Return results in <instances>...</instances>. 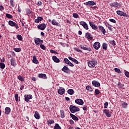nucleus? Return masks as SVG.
I'll use <instances>...</instances> for the list:
<instances>
[{
    "mask_svg": "<svg viewBox=\"0 0 129 129\" xmlns=\"http://www.w3.org/2000/svg\"><path fill=\"white\" fill-rule=\"evenodd\" d=\"M18 78L19 80H20V81L23 82L25 81V80H24V78H23V77L21 76H19Z\"/></svg>",
    "mask_w": 129,
    "mask_h": 129,
    "instance_id": "nucleus-44",
    "label": "nucleus"
},
{
    "mask_svg": "<svg viewBox=\"0 0 129 129\" xmlns=\"http://www.w3.org/2000/svg\"><path fill=\"white\" fill-rule=\"evenodd\" d=\"M8 24L11 27H15L16 29H19V25H18V24L12 20H10L8 22Z\"/></svg>",
    "mask_w": 129,
    "mask_h": 129,
    "instance_id": "nucleus-3",
    "label": "nucleus"
},
{
    "mask_svg": "<svg viewBox=\"0 0 129 129\" xmlns=\"http://www.w3.org/2000/svg\"><path fill=\"white\" fill-rule=\"evenodd\" d=\"M38 77L42 79H47V76L45 74H39L38 75Z\"/></svg>",
    "mask_w": 129,
    "mask_h": 129,
    "instance_id": "nucleus-19",
    "label": "nucleus"
},
{
    "mask_svg": "<svg viewBox=\"0 0 129 129\" xmlns=\"http://www.w3.org/2000/svg\"><path fill=\"white\" fill-rule=\"evenodd\" d=\"M0 68L1 69H5L6 68V64L4 63L0 62Z\"/></svg>",
    "mask_w": 129,
    "mask_h": 129,
    "instance_id": "nucleus-33",
    "label": "nucleus"
},
{
    "mask_svg": "<svg viewBox=\"0 0 129 129\" xmlns=\"http://www.w3.org/2000/svg\"><path fill=\"white\" fill-rule=\"evenodd\" d=\"M50 53H53V54H57V51H56L54 50H52V49H51L50 50Z\"/></svg>",
    "mask_w": 129,
    "mask_h": 129,
    "instance_id": "nucleus-54",
    "label": "nucleus"
},
{
    "mask_svg": "<svg viewBox=\"0 0 129 129\" xmlns=\"http://www.w3.org/2000/svg\"><path fill=\"white\" fill-rule=\"evenodd\" d=\"M70 110L72 113H75V112L80 111V109L78 107L71 105L70 106Z\"/></svg>",
    "mask_w": 129,
    "mask_h": 129,
    "instance_id": "nucleus-2",
    "label": "nucleus"
},
{
    "mask_svg": "<svg viewBox=\"0 0 129 129\" xmlns=\"http://www.w3.org/2000/svg\"><path fill=\"white\" fill-rule=\"evenodd\" d=\"M71 117H72V119H73L74 120H78V117H77L76 116H75V115H74L72 113H71L70 114Z\"/></svg>",
    "mask_w": 129,
    "mask_h": 129,
    "instance_id": "nucleus-27",
    "label": "nucleus"
},
{
    "mask_svg": "<svg viewBox=\"0 0 129 129\" xmlns=\"http://www.w3.org/2000/svg\"><path fill=\"white\" fill-rule=\"evenodd\" d=\"M33 63H34V64H38L39 62L38 61V60L37 59V57L35 55H33V59H32Z\"/></svg>",
    "mask_w": 129,
    "mask_h": 129,
    "instance_id": "nucleus-24",
    "label": "nucleus"
},
{
    "mask_svg": "<svg viewBox=\"0 0 129 129\" xmlns=\"http://www.w3.org/2000/svg\"><path fill=\"white\" fill-rule=\"evenodd\" d=\"M10 112H11V108L9 107H7L5 108V113L6 114H10Z\"/></svg>",
    "mask_w": 129,
    "mask_h": 129,
    "instance_id": "nucleus-28",
    "label": "nucleus"
},
{
    "mask_svg": "<svg viewBox=\"0 0 129 129\" xmlns=\"http://www.w3.org/2000/svg\"><path fill=\"white\" fill-rule=\"evenodd\" d=\"M80 48H81V49H83V50L89 51V52H91V48H90V47L88 48V47H84L83 45H81Z\"/></svg>",
    "mask_w": 129,
    "mask_h": 129,
    "instance_id": "nucleus-23",
    "label": "nucleus"
},
{
    "mask_svg": "<svg viewBox=\"0 0 129 129\" xmlns=\"http://www.w3.org/2000/svg\"><path fill=\"white\" fill-rule=\"evenodd\" d=\"M122 16L126 17H127V14H126V13L123 12L122 13Z\"/></svg>",
    "mask_w": 129,
    "mask_h": 129,
    "instance_id": "nucleus-56",
    "label": "nucleus"
},
{
    "mask_svg": "<svg viewBox=\"0 0 129 129\" xmlns=\"http://www.w3.org/2000/svg\"><path fill=\"white\" fill-rule=\"evenodd\" d=\"M89 25L92 28L93 30H97L98 29V27L94 24V22L92 21H89Z\"/></svg>",
    "mask_w": 129,
    "mask_h": 129,
    "instance_id": "nucleus-6",
    "label": "nucleus"
},
{
    "mask_svg": "<svg viewBox=\"0 0 129 129\" xmlns=\"http://www.w3.org/2000/svg\"><path fill=\"white\" fill-rule=\"evenodd\" d=\"M111 7H114V8H118L119 7V4L117 2H114L110 4Z\"/></svg>",
    "mask_w": 129,
    "mask_h": 129,
    "instance_id": "nucleus-20",
    "label": "nucleus"
},
{
    "mask_svg": "<svg viewBox=\"0 0 129 129\" xmlns=\"http://www.w3.org/2000/svg\"><path fill=\"white\" fill-rule=\"evenodd\" d=\"M64 63H66V64H67L68 65L69 64L70 62V61H69L67 58H64Z\"/></svg>",
    "mask_w": 129,
    "mask_h": 129,
    "instance_id": "nucleus-42",
    "label": "nucleus"
},
{
    "mask_svg": "<svg viewBox=\"0 0 129 129\" xmlns=\"http://www.w3.org/2000/svg\"><path fill=\"white\" fill-rule=\"evenodd\" d=\"M18 11L19 12V13H21L22 12V9H21L20 6L18 7Z\"/></svg>",
    "mask_w": 129,
    "mask_h": 129,
    "instance_id": "nucleus-61",
    "label": "nucleus"
},
{
    "mask_svg": "<svg viewBox=\"0 0 129 129\" xmlns=\"http://www.w3.org/2000/svg\"><path fill=\"white\" fill-rule=\"evenodd\" d=\"M75 103L79 105H83L84 102L81 99H77L75 100Z\"/></svg>",
    "mask_w": 129,
    "mask_h": 129,
    "instance_id": "nucleus-12",
    "label": "nucleus"
},
{
    "mask_svg": "<svg viewBox=\"0 0 129 129\" xmlns=\"http://www.w3.org/2000/svg\"><path fill=\"white\" fill-rule=\"evenodd\" d=\"M114 71L118 74H121V71H120V70L119 69L115 68H114Z\"/></svg>",
    "mask_w": 129,
    "mask_h": 129,
    "instance_id": "nucleus-32",
    "label": "nucleus"
},
{
    "mask_svg": "<svg viewBox=\"0 0 129 129\" xmlns=\"http://www.w3.org/2000/svg\"><path fill=\"white\" fill-rule=\"evenodd\" d=\"M70 123L71 124H73V123H74V121H73L72 119H70Z\"/></svg>",
    "mask_w": 129,
    "mask_h": 129,
    "instance_id": "nucleus-62",
    "label": "nucleus"
},
{
    "mask_svg": "<svg viewBox=\"0 0 129 129\" xmlns=\"http://www.w3.org/2000/svg\"><path fill=\"white\" fill-rule=\"evenodd\" d=\"M74 49H75V50L76 51H77V52H80V53H82V50H80V49L77 48V47H75Z\"/></svg>",
    "mask_w": 129,
    "mask_h": 129,
    "instance_id": "nucleus-52",
    "label": "nucleus"
},
{
    "mask_svg": "<svg viewBox=\"0 0 129 129\" xmlns=\"http://www.w3.org/2000/svg\"><path fill=\"white\" fill-rule=\"evenodd\" d=\"M73 62H74V63H75L76 64H78V60H76V59H75V60H74Z\"/></svg>",
    "mask_w": 129,
    "mask_h": 129,
    "instance_id": "nucleus-63",
    "label": "nucleus"
},
{
    "mask_svg": "<svg viewBox=\"0 0 129 129\" xmlns=\"http://www.w3.org/2000/svg\"><path fill=\"white\" fill-rule=\"evenodd\" d=\"M17 39L19 41H23V37H22V35L18 34L17 35Z\"/></svg>",
    "mask_w": 129,
    "mask_h": 129,
    "instance_id": "nucleus-35",
    "label": "nucleus"
},
{
    "mask_svg": "<svg viewBox=\"0 0 129 129\" xmlns=\"http://www.w3.org/2000/svg\"><path fill=\"white\" fill-rule=\"evenodd\" d=\"M96 65H97V61L94 58L91 59V60L88 62V66H89L90 68H94Z\"/></svg>",
    "mask_w": 129,
    "mask_h": 129,
    "instance_id": "nucleus-1",
    "label": "nucleus"
},
{
    "mask_svg": "<svg viewBox=\"0 0 129 129\" xmlns=\"http://www.w3.org/2000/svg\"><path fill=\"white\" fill-rule=\"evenodd\" d=\"M10 4L13 8L15 7V4H14V0H10Z\"/></svg>",
    "mask_w": 129,
    "mask_h": 129,
    "instance_id": "nucleus-49",
    "label": "nucleus"
},
{
    "mask_svg": "<svg viewBox=\"0 0 129 129\" xmlns=\"http://www.w3.org/2000/svg\"><path fill=\"white\" fill-rule=\"evenodd\" d=\"M34 117L36 119H40V114H39V112L38 111L35 112Z\"/></svg>",
    "mask_w": 129,
    "mask_h": 129,
    "instance_id": "nucleus-25",
    "label": "nucleus"
},
{
    "mask_svg": "<svg viewBox=\"0 0 129 129\" xmlns=\"http://www.w3.org/2000/svg\"><path fill=\"white\" fill-rule=\"evenodd\" d=\"M86 89L87 90H88V91H90V92H92V91H93L92 88L89 85L86 86Z\"/></svg>",
    "mask_w": 129,
    "mask_h": 129,
    "instance_id": "nucleus-31",
    "label": "nucleus"
},
{
    "mask_svg": "<svg viewBox=\"0 0 129 129\" xmlns=\"http://www.w3.org/2000/svg\"><path fill=\"white\" fill-rule=\"evenodd\" d=\"M58 94L60 95H63L65 93V89L63 87H59V89L57 90Z\"/></svg>",
    "mask_w": 129,
    "mask_h": 129,
    "instance_id": "nucleus-7",
    "label": "nucleus"
},
{
    "mask_svg": "<svg viewBox=\"0 0 129 129\" xmlns=\"http://www.w3.org/2000/svg\"><path fill=\"white\" fill-rule=\"evenodd\" d=\"M54 129H61V127L60 125H59V124L56 123L54 125Z\"/></svg>",
    "mask_w": 129,
    "mask_h": 129,
    "instance_id": "nucleus-37",
    "label": "nucleus"
},
{
    "mask_svg": "<svg viewBox=\"0 0 129 129\" xmlns=\"http://www.w3.org/2000/svg\"><path fill=\"white\" fill-rule=\"evenodd\" d=\"M24 99L26 102H29L30 99H33V96L32 95H25Z\"/></svg>",
    "mask_w": 129,
    "mask_h": 129,
    "instance_id": "nucleus-5",
    "label": "nucleus"
},
{
    "mask_svg": "<svg viewBox=\"0 0 129 129\" xmlns=\"http://www.w3.org/2000/svg\"><path fill=\"white\" fill-rule=\"evenodd\" d=\"M14 51L15 52H21V48H15Z\"/></svg>",
    "mask_w": 129,
    "mask_h": 129,
    "instance_id": "nucleus-47",
    "label": "nucleus"
},
{
    "mask_svg": "<svg viewBox=\"0 0 129 129\" xmlns=\"http://www.w3.org/2000/svg\"><path fill=\"white\" fill-rule=\"evenodd\" d=\"M60 117L61 118H64L65 117V113L64 112V110H61L60 111Z\"/></svg>",
    "mask_w": 129,
    "mask_h": 129,
    "instance_id": "nucleus-30",
    "label": "nucleus"
},
{
    "mask_svg": "<svg viewBox=\"0 0 129 129\" xmlns=\"http://www.w3.org/2000/svg\"><path fill=\"white\" fill-rule=\"evenodd\" d=\"M40 47L41 48V49H42V50H45L46 49V46H45L43 44H41L40 45Z\"/></svg>",
    "mask_w": 129,
    "mask_h": 129,
    "instance_id": "nucleus-51",
    "label": "nucleus"
},
{
    "mask_svg": "<svg viewBox=\"0 0 129 129\" xmlns=\"http://www.w3.org/2000/svg\"><path fill=\"white\" fill-rule=\"evenodd\" d=\"M41 21H43V17H38L37 19H35L34 22L35 23H40Z\"/></svg>",
    "mask_w": 129,
    "mask_h": 129,
    "instance_id": "nucleus-26",
    "label": "nucleus"
},
{
    "mask_svg": "<svg viewBox=\"0 0 129 129\" xmlns=\"http://www.w3.org/2000/svg\"><path fill=\"white\" fill-rule=\"evenodd\" d=\"M122 13H123L122 11H119V10H118V11H116V14H117L118 16H122Z\"/></svg>",
    "mask_w": 129,
    "mask_h": 129,
    "instance_id": "nucleus-36",
    "label": "nucleus"
},
{
    "mask_svg": "<svg viewBox=\"0 0 129 129\" xmlns=\"http://www.w3.org/2000/svg\"><path fill=\"white\" fill-rule=\"evenodd\" d=\"M11 64L12 66H17V62H16V59L12 58L10 60Z\"/></svg>",
    "mask_w": 129,
    "mask_h": 129,
    "instance_id": "nucleus-18",
    "label": "nucleus"
},
{
    "mask_svg": "<svg viewBox=\"0 0 129 129\" xmlns=\"http://www.w3.org/2000/svg\"><path fill=\"white\" fill-rule=\"evenodd\" d=\"M107 106H108V102H105L104 103V108H107Z\"/></svg>",
    "mask_w": 129,
    "mask_h": 129,
    "instance_id": "nucleus-53",
    "label": "nucleus"
},
{
    "mask_svg": "<svg viewBox=\"0 0 129 129\" xmlns=\"http://www.w3.org/2000/svg\"><path fill=\"white\" fill-rule=\"evenodd\" d=\"M93 47L95 50H98L100 48V43L99 42H96L93 44Z\"/></svg>",
    "mask_w": 129,
    "mask_h": 129,
    "instance_id": "nucleus-11",
    "label": "nucleus"
},
{
    "mask_svg": "<svg viewBox=\"0 0 129 129\" xmlns=\"http://www.w3.org/2000/svg\"><path fill=\"white\" fill-rule=\"evenodd\" d=\"M6 16L7 17V18H8V19H13V16H12L10 14H6Z\"/></svg>",
    "mask_w": 129,
    "mask_h": 129,
    "instance_id": "nucleus-41",
    "label": "nucleus"
},
{
    "mask_svg": "<svg viewBox=\"0 0 129 129\" xmlns=\"http://www.w3.org/2000/svg\"><path fill=\"white\" fill-rule=\"evenodd\" d=\"M68 93L70 95H73V94H74V90L72 89H69L68 90Z\"/></svg>",
    "mask_w": 129,
    "mask_h": 129,
    "instance_id": "nucleus-29",
    "label": "nucleus"
},
{
    "mask_svg": "<svg viewBox=\"0 0 129 129\" xmlns=\"http://www.w3.org/2000/svg\"><path fill=\"white\" fill-rule=\"evenodd\" d=\"M65 99L67 101H69V100H70V98L69 97H66Z\"/></svg>",
    "mask_w": 129,
    "mask_h": 129,
    "instance_id": "nucleus-64",
    "label": "nucleus"
},
{
    "mask_svg": "<svg viewBox=\"0 0 129 129\" xmlns=\"http://www.w3.org/2000/svg\"><path fill=\"white\" fill-rule=\"evenodd\" d=\"M54 120H47V123H48V124H52V123H54Z\"/></svg>",
    "mask_w": 129,
    "mask_h": 129,
    "instance_id": "nucleus-43",
    "label": "nucleus"
},
{
    "mask_svg": "<svg viewBox=\"0 0 129 129\" xmlns=\"http://www.w3.org/2000/svg\"><path fill=\"white\" fill-rule=\"evenodd\" d=\"M127 106V103L125 102H123L122 103V107H123V108H126Z\"/></svg>",
    "mask_w": 129,
    "mask_h": 129,
    "instance_id": "nucleus-38",
    "label": "nucleus"
},
{
    "mask_svg": "<svg viewBox=\"0 0 129 129\" xmlns=\"http://www.w3.org/2000/svg\"><path fill=\"white\" fill-rule=\"evenodd\" d=\"M80 25H81V26H82L85 30H89V29L88 28V25L87 24V23H86V22L84 21L80 22Z\"/></svg>",
    "mask_w": 129,
    "mask_h": 129,
    "instance_id": "nucleus-4",
    "label": "nucleus"
},
{
    "mask_svg": "<svg viewBox=\"0 0 129 129\" xmlns=\"http://www.w3.org/2000/svg\"><path fill=\"white\" fill-rule=\"evenodd\" d=\"M85 37L87 38V39H88L89 40H92L93 39V37H92V35H91V34L89 32H87L85 34Z\"/></svg>",
    "mask_w": 129,
    "mask_h": 129,
    "instance_id": "nucleus-17",
    "label": "nucleus"
},
{
    "mask_svg": "<svg viewBox=\"0 0 129 129\" xmlns=\"http://www.w3.org/2000/svg\"><path fill=\"white\" fill-rule=\"evenodd\" d=\"M4 10H5V8L3 7L2 5L0 6V11H1V12H3V11H4Z\"/></svg>",
    "mask_w": 129,
    "mask_h": 129,
    "instance_id": "nucleus-58",
    "label": "nucleus"
},
{
    "mask_svg": "<svg viewBox=\"0 0 129 129\" xmlns=\"http://www.w3.org/2000/svg\"><path fill=\"white\" fill-rule=\"evenodd\" d=\"M92 84L95 87H99L100 86V83L97 81H93L92 82Z\"/></svg>",
    "mask_w": 129,
    "mask_h": 129,
    "instance_id": "nucleus-15",
    "label": "nucleus"
},
{
    "mask_svg": "<svg viewBox=\"0 0 129 129\" xmlns=\"http://www.w3.org/2000/svg\"><path fill=\"white\" fill-rule=\"evenodd\" d=\"M69 60H71V61H73V62L74 61V60L75 59V58L71 57V56H69L68 57Z\"/></svg>",
    "mask_w": 129,
    "mask_h": 129,
    "instance_id": "nucleus-55",
    "label": "nucleus"
},
{
    "mask_svg": "<svg viewBox=\"0 0 129 129\" xmlns=\"http://www.w3.org/2000/svg\"><path fill=\"white\" fill-rule=\"evenodd\" d=\"M52 59L55 63H59V62H60V59L57 58V56L55 55L52 56Z\"/></svg>",
    "mask_w": 129,
    "mask_h": 129,
    "instance_id": "nucleus-22",
    "label": "nucleus"
},
{
    "mask_svg": "<svg viewBox=\"0 0 129 129\" xmlns=\"http://www.w3.org/2000/svg\"><path fill=\"white\" fill-rule=\"evenodd\" d=\"M109 42L111 45H112V46H115V41L114 40H109Z\"/></svg>",
    "mask_w": 129,
    "mask_h": 129,
    "instance_id": "nucleus-39",
    "label": "nucleus"
},
{
    "mask_svg": "<svg viewBox=\"0 0 129 129\" xmlns=\"http://www.w3.org/2000/svg\"><path fill=\"white\" fill-rule=\"evenodd\" d=\"M73 17H74V18H75V19H77L79 18V15H78L77 13H73Z\"/></svg>",
    "mask_w": 129,
    "mask_h": 129,
    "instance_id": "nucleus-40",
    "label": "nucleus"
},
{
    "mask_svg": "<svg viewBox=\"0 0 129 129\" xmlns=\"http://www.w3.org/2000/svg\"><path fill=\"white\" fill-rule=\"evenodd\" d=\"M103 112L107 117H110L111 116V112L109 110L104 109Z\"/></svg>",
    "mask_w": 129,
    "mask_h": 129,
    "instance_id": "nucleus-9",
    "label": "nucleus"
},
{
    "mask_svg": "<svg viewBox=\"0 0 129 129\" xmlns=\"http://www.w3.org/2000/svg\"><path fill=\"white\" fill-rule=\"evenodd\" d=\"M125 76L126 77H127V78H129V72L127 71H126L124 72Z\"/></svg>",
    "mask_w": 129,
    "mask_h": 129,
    "instance_id": "nucleus-50",
    "label": "nucleus"
},
{
    "mask_svg": "<svg viewBox=\"0 0 129 129\" xmlns=\"http://www.w3.org/2000/svg\"><path fill=\"white\" fill-rule=\"evenodd\" d=\"M34 42L36 45H40V44H43V40L40 39V38H35Z\"/></svg>",
    "mask_w": 129,
    "mask_h": 129,
    "instance_id": "nucleus-13",
    "label": "nucleus"
},
{
    "mask_svg": "<svg viewBox=\"0 0 129 129\" xmlns=\"http://www.w3.org/2000/svg\"><path fill=\"white\" fill-rule=\"evenodd\" d=\"M37 28L39 30H41L42 31H43V30L46 29V24H45L44 23L39 24L37 26Z\"/></svg>",
    "mask_w": 129,
    "mask_h": 129,
    "instance_id": "nucleus-10",
    "label": "nucleus"
},
{
    "mask_svg": "<svg viewBox=\"0 0 129 129\" xmlns=\"http://www.w3.org/2000/svg\"><path fill=\"white\" fill-rule=\"evenodd\" d=\"M102 48L104 50H106V49H107V44L103 43L102 44Z\"/></svg>",
    "mask_w": 129,
    "mask_h": 129,
    "instance_id": "nucleus-34",
    "label": "nucleus"
},
{
    "mask_svg": "<svg viewBox=\"0 0 129 129\" xmlns=\"http://www.w3.org/2000/svg\"><path fill=\"white\" fill-rule=\"evenodd\" d=\"M84 5H85V6H95L96 3L93 1H88L84 3Z\"/></svg>",
    "mask_w": 129,
    "mask_h": 129,
    "instance_id": "nucleus-16",
    "label": "nucleus"
},
{
    "mask_svg": "<svg viewBox=\"0 0 129 129\" xmlns=\"http://www.w3.org/2000/svg\"><path fill=\"white\" fill-rule=\"evenodd\" d=\"M68 65H69L71 67H74V64H73V63H72V62H71L70 61V63Z\"/></svg>",
    "mask_w": 129,
    "mask_h": 129,
    "instance_id": "nucleus-57",
    "label": "nucleus"
},
{
    "mask_svg": "<svg viewBox=\"0 0 129 129\" xmlns=\"http://www.w3.org/2000/svg\"><path fill=\"white\" fill-rule=\"evenodd\" d=\"M109 21V22H111V23H113L114 24H115V23H116V21H115V20L114 19H110Z\"/></svg>",
    "mask_w": 129,
    "mask_h": 129,
    "instance_id": "nucleus-48",
    "label": "nucleus"
},
{
    "mask_svg": "<svg viewBox=\"0 0 129 129\" xmlns=\"http://www.w3.org/2000/svg\"><path fill=\"white\" fill-rule=\"evenodd\" d=\"M18 97H19V95L18 94H16L15 95V100H16V101H17V102H18V101H19V99H18Z\"/></svg>",
    "mask_w": 129,
    "mask_h": 129,
    "instance_id": "nucleus-46",
    "label": "nucleus"
},
{
    "mask_svg": "<svg viewBox=\"0 0 129 129\" xmlns=\"http://www.w3.org/2000/svg\"><path fill=\"white\" fill-rule=\"evenodd\" d=\"M99 93H100V92L99 91V90L96 89L95 90V95H98V94H99Z\"/></svg>",
    "mask_w": 129,
    "mask_h": 129,
    "instance_id": "nucleus-45",
    "label": "nucleus"
},
{
    "mask_svg": "<svg viewBox=\"0 0 129 129\" xmlns=\"http://www.w3.org/2000/svg\"><path fill=\"white\" fill-rule=\"evenodd\" d=\"M98 28L100 32H101L103 35H105V33H106V30H105V29H104V27H103V26L101 25L98 26Z\"/></svg>",
    "mask_w": 129,
    "mask_h": 129,
    "instance_id": "nucleus-8",
    "label": "nucleus"
},
{
    "mask_svg": "<svg viewBox=\"0 0 129 129\" xmlns=\"http://www.w3.org/2000/svg\"><path fill=\"white\" fill-rule=\"evenodd\" d=\"M31 80L32 81H37V79H36V78H35V77L31 78Z\"/></svg>",
    "mask_w": 129,
    "mask_h": 129,
    "instance_id": "nucleus-60",
    "label": "nucleus"
},
{
    "mask_svg": "<svg viewBox=\"0 0 129 129\" xmlns=\"http://www.w3.org/2000/svg\"><path fill=\"white\" fill-rule=\"evenodd\" d=\"M51 23L52 25H53L54 26H57V27H60V23H58L55 19L52 20Z\"/></svg>",
    "mask_w": 129,
    "mask_h": 129,
    "instance_id": "nucleus-21",
    "label": "nucleus"
},
{
    "mask_svg": "<svg viewBox=\"0 0 129 129\" xmlns=\"http://www.w3.org/2000/svg\"><path fill=\"white\" fill-rule=\"evenodd\" d=\"M37 6H41L42 5H43V2H38V3L37 4Z\"/></svg>",
    "mask_w": 129,
    "mask_h": 129,
    "instance_id": "nucleus-59",
    "label": "nucleus"
},
{
    "mask_svg": "<svg viewBox=\"0 0 129 129\" xmlns=\"http://www.w3.org/2000/svg\"><path fill=\"white\" fill-rule=\"evenodd\" d=\"M61 70L63 72H64V73H70V70L66 66H64Z\"/></svg>",
    "mask_w": 129,
    "mask_h": 129,
    "instance_id": "nucleus-14",
    "label": "nucleus"
}]
</instances>
